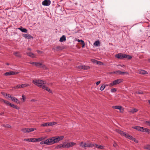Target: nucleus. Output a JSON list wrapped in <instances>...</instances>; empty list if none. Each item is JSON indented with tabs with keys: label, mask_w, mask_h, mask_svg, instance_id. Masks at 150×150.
Listing matches in <instances>:
<instances>
[{
	"label": "nucleus",
	"mask_w": 150,
	"mask_h": 150,
	"mask_svg": "<svg viewBox=\"0 0 150 150\" xmlns=\"http://www.w3.org/2000/svg\"><path fill=\"white\" fill-rule=\"evenodd\" d=\"M126 137L128 138L129 139H131L132 140L133 139V137L132 136L130 135H129L128 134H127V136Z\"/></svg>",
	"instance_id": "c9c22d12"
},
{
	"label": "nucleus",
	"mask_w": 150,
	"mask_h": 150,
	"mask_svg": "<svg viewBox=\"0 0 150 150\" xmlns=\"http://www.w3.org/2000/svg\"><path fill=\"white\" fill-rule=\"evenodd\" d=\"M105 86H106L105 84H103L100 88V90L101 91H103L105 88Z\"/></svg>",
	"instance_id": "72a5a7b5"
},
{
	"label": "nucleus",
	"mask_w": 150,
	"mask_h": 150,
	"mask_svg": "<svg viewBox=\"0 0 150 150\" xmlns=\"http://www.w3.org/2000/svg\"><path fill=\"white\" fill-rule=\"evenodd\" d=\"M42 88L43 89L46 90L48 92L52 93V91L48 87L46 86L45 85H43L42 87Z\"/></svg>",
	"instance_id": "dca6fc26"
},
{
	"label": "nucleus",
	"mask_w": 150,
	"mask_h": 150,
	"mask_svg": "<svg viewBox=\"0 0 150 150\" xmlns=\"http://www.w3.org/2000/svg\"><path fill=\"white\" fill-rule=\"evenodd\" d=\"M18 72L13 71H10L6 72L4 74L5 76H10L11 75H15L18 74Z\"/></svg>",
	"instance_id": "6e6552de"
},
{
	"label": "nucleus",
	"mask_w": 150,
	"mask_h": 150,
	"mask_svg": "<svg viewBox=\"0 0 150 150\" xmlns=\"http://www.w3.org/2000/svg\"><path fill=\"white\" fill-rule=\"evenodd\" d=\"M95 144H94L91 143H86V142L84 143L83 145V147L85 148L86 147H92L93 146H94Z\"/></svg>",
	"instance_id": "39448f33"
},
{
	"label": "nucleus",
	"mask_w": 150,
	"mask_h": 150,
	"mask_svg": "<svg viewBox=\"0 0 150 150\" xmlns=\"http://www.w3.org/2000/svg\"><path fill=\"white\" fill-rule=\"evenodd\" d=\"M132 128L141 132H142V129H143L142 127L138 126L132 127Z\"/></svg>",
	"instance_id": "a211bd4d"
},
{
	"label": "nucleus",
	"mask_w": 150,
	"mask_h": 150,
	"mask_svg": "<svg viewBox=\"0 0 150 150\" xmlns=\"http://www.w3.org/2000/svg\"><path fill=\"white\" fill-rule=\"evenodd\" d=\"M65 148H69L72 147L76 145V144L73 142H64Z\"/></svg>",
	"instance_id": "20e7f679"
},
{
	"label": "nucleus",
	"mask_w": 150,
	"mask_h": 150,
	"mask_svg": "<svg viewBox=\"0 0 150 150\" xmlns=\"http://www.w3.org/2000/svg\"><path fill=\"white\" fill-rule=\"evenodd\" d=\"M58 137L59 138V141H60L62 140L64 138V137L63 136H60L59 137Z\"/></svg>",
	"instance_id": "3c124183"
},
{
	"label": "nucleus",
	"mask_w": 150,
	"mask_h": 150,
	"mask_svg": "<svg viewBox=\"0 0 150 150\" xmlns=\"http://www.w3.org/2000/svg\"><path fill=\"white\" fill-rule=\"evenodd\" d=\"M43 138L42 137L41 138H35V142H40L42 140Z\"/></svg>",
	"instance_id": "7c9ffc66"
},
{
	"label": "nucleus",
	"mask_w": 150,
	"mask_h": 150,
	"mask_svg": "<svg viewBox=\"0 0 150 150\" xmlns=\"http://www.w3.org/2000/svg\"><path fill=\"white\" fill-rule=\"evenodd\" d=\"M57 51L61 50L63 49L62 47L60 46H57L56 47Z\"/></svg>",
	"instance_id": "f704fd0d"
},
{
	"label": "nucleus",
	"mask_w": 150,
	"mask_h": 150,
	"mask_svg": "<svg viewBox=\"0 0 150 150\" xmlns=\"http://www.w3.org/2000/svg\"><path fill=\"white\" fill-rule=\"evenodd\" d=\"M9 106L17 110H19L20 108L19 107L11 103L9 104Z\"/></svg>",
	"instance_id": "4be33fe9"
},
{
	"label": "nucleus",
	"mask_w": 150,
	"mask_h": 150,
	"mask_svg": "<svg viewBox=\"0 0 150 150\" xmlns=\"http://www.w3.org/2000/svg\"><path fill=\"white\" fill-rule=\"evenodd\" d=\"M117 91V89L115 88H113L111 90V92L112 93L115 92Z\"/></svg>",
	"instance_id": "a18cd8bd"
},
{
	"label": "nucleus",
	"mask_w": 150,
	"mask_h": 150,
	"mask_svg": "<svg viewBox=\"0 0 150 150\" xmlns=\"http://www.w3.org/2000/svg\"><path fill=\"white\" fill-rule=\"evenodd\" d=\"M138 111V110L136 109V108H134L130 112L132 113H134V112H137Z\"/></svg>",
	"instance_id": "e433bc0d"
},
{
	"label": "nucleus",
	"mask_w": 150,
	"mask_h": 150,
	"mask_svg": "<svg viewBox=\"0 0 150 150\" xmlns=\"http://www.w3.org/2000/svg\"><path fill=\"white\" fill-rule=\"evenodd\" d=\"M29 86V85L26 83L20 85L21 88L27 87Z\"/></svg>",
	"instance_id": "2f4dec72"
},
{
	"label": "nucleus",
	"mask_w": 150,
	"mask_h": 150,
	"mask_svg": "<svg viewBox=\"0 0 150 150\" xmlns=\"http://www.w3.org/2000/svg\"><path fill=\"white\" fill-rule=\"evenodd\" d=\"M10 98H11L12 101H14L18 103L19 104L20 103V102L15 97L10 96Z\"/></svg>",
	"instance_id": "ddd939ff"
},
{
	"label": "nucleus",
	"mask_w": 150,
	"mask_h": 150,
	"mask_svg": "<svg viewBox=\"0 0 150 150\" xmlns=\"http://www.w3.org/2000/svg\"><path fill=\"white\" fill-rule=\"evenodd\" d=\"M139 73L142 74H148V72L145 70H142L139 71Z\"/></svg>",
	"instance_id": "a878e982"
},
{
	"label": "nucleus",
	"mask_w": 150,
	"mask_h": 150,
	"mask_svg": "<svg viewBox=\"0 0 150 150\" xmlns=\"http://www.w3.org/2000/svg\"><path fill=\"white\" fill-rule=\"evenodd\" d=\"M18 29L22 32L26 33L27 32V30L25 28L21 27L19 28Z\"/></svg>",
	"instance_id": "b1692460"
},
{
	"label": "nucleus",
	"mask_w": 150,
	"mask_h": 150,
	"mask_svg": "<svg viewBox=\"0 0 150 150\" xmlns=\"http://www.w3.org/2000/svg\"><path fill=\"white\" fill-rule=\"evenodd\" d=\"M117 146V144L115 142H114V143L113 144V146L114 147H116Z\"/></svg>",
	"instance_id": "6e6d98bb"
},
{
	"label": "nucleus",
	"mask_w": 150,
	"mask_h": 150,
	"mask_svg": "<svg viewBox=\"0 0 150 150\" xmlns=\"http://www.w3.org/2000/svg\"><path fill=\"white\" fill-rule=\"evenodd\" d=\"M116 132H117L118 133H119L122 136H124L125 137L127 136V134L126 133L123 132L122 131H121L119 129H117L116 130Z\"/></svg>",
	"instance_id": "f8f14e48"
},
{
	"label": "nucleus",
	"mask_w": 150,
	"mask_h": 150,
	"mask_svg": "<svg viewBox=\"0 0 150 150\" xmlns=\"http://www.w3.org/2000/svg\"><path fill=\"white\" fill-rule=\"evenodd\" d=\"M92 61L93 62L96 63V64H98L99 63H101V62H100V61H98L97 60H96L93 59H92Z\"/></svg>",
	"instance_id": "ea45409f"
},
{
	"label": "nucleus",
	"mask_w": 150,
	"mask_h": 150,
	"mask_svg": "<svg viewBox=\"0 0 150 150\" xmlns=\"http://www.w3.org/2000/svg\"><path fill=\"white\" fill-rule=\"evenodd\" d=\"M13 88H21L20 85H17V86H15Z\"/></svg>",
	"instance_id": "09e8293b"
},
{
	"label": "nucleus",
	"mask_w": 150,
	"mask_h": 150,
	"mask_svg": "<svg viewBox=\"0 0 150 150\" xmlns=\"http://www.w3.org/2000/svg\"><path fill=\"white\" fill-rule=\"evenodd\" d=\"M116 132H117L118 133H119L122 136H124L125 137L127 136V134L126 133L123 132L122 131H121L119 129H117L116 130Z\"/></svg>",
	"instance_id": "9b49d317"
},
{
	"label": "nucleus",
	"mask_w": 150,
	"mask_h": 150,
	"mask_svg": "<svg viewBox=\"0 0 150 150\" xmlns=\"http://www.w3.org/2000/svg\"><path fill=\"white\" fill-rule=\"evenodd\" d=\"M125 54L118 53L116 54L115 55V57L118 59H122L124 58H125Z\"/></svg>",
	"instance_id": "423d86ee"
},
{
	"label": "nucleus",
	"mask_w": 150,
	"mask_h": 150,
	"mask_svg": "<svg viewBox=\"0 0 150 150\" xmlns=\"http://www.w3.org/2000/svg\"><path fill=\"white\" fill-rule=\"evenodd\" d=\"M79 67L80 69H83L84 70H86L90 68V67L85 65H81L79 66Z\"/></svg>",
	"instance_id": "2eb2a0df"
},
{
	"label": "nucleus",
	"mask_w": 150,
	"mask_h": 150,
	"mask_svg": "<svg viewBox=\"0 0 150 150\" xmlns=\"http://www.w3.org/2000/svg\"><path fill=\"white\" fill-rule=\"evenodd\" d=\"M13 54L18 57H21V54L18 52H16L13 53Z\"/></svg>",
	"instance_id": "393cba45"
},
{
	"label": "nucleus",
	"mask_w": 150,
	"mask_h": 150,
	"mask_svg": "<svg viewBox=\"0 0 150 150\" xmlns=\"http://www.w3.org/2000/svg\"><path fill=\"white\" fill-rule=\"evenodd\" d=\"M136 93L137 94H143V92L142 91H139L138 92H136Z\"/></svg>",
	"instance_id": "8fccbe9b"
},
{
	"label": "nucleus",
	"mask_w": 150,
	"mask_h": 150,
	"mask_svg": "<svg viewBox=\"0 0 150 150\" xmlns=\"http://www.w3.org/2000/svg\"><path fill=\"white\" fill-rule=\"evenodd\" d=\"M55 149H60L62 148H65L64 143L63 144L58 145L56 146Z\"/></svg>",
	"instance_id": "f3484780"
},
{
	"label": "nucleus",
	"mask_w": 150,
	"mask_h": 150,
	"mask_svg": "<svg viewBox=\"0 0 150 150\" xmlns=\"http://www.w3.org/2000/svg\"><path fill=\"white\" fill-rule=\"evenodd\" d=\"M4 103H5L6 104L8 105H9V104L10 103L8 101L4 100Z\"/></svg>",
	"instance_id": "49530a36"
},
{
	"label": "nucleus",
	"mask_w": 150,
	"mask_h": 150,
	"mask_svg": "<svg viewBox=\"0 0 150 150\" xmlns=\"http://www.w3.org/2000/svg\"><path fill=\"white\" fill-rule=\"evenodd\" d=\"M27 54L30 57L32 58H34L35 57V55L34 54L31 52H29L27 53Z\"/></svg>",
	"instance_id": "cd10ccee"
},
{
	"label": "nucleus",
	"mask_w": 150,
	"mask_h": 150,
	"mask_svg": "<svg viewBox=\"0 0 150 150\" xmlns=\"http://www.w3.org/2000/svg\"><path fill=\"white\" fill-rule=\"evenodd\" d=\"M100 81H97L96 83V84L97 85H98V84H99L100 83Z\"/></svg>",
	"instance_id": "680f3d73"
},
{
	"label": "nucleus",
	"mask_w": 150,
	"mask_h": 150,
	"mask_svg": "<svg viewBox=\"0 0 150 150\" xmlns=\"http://www.w3.org/2000/svg\"><path fill=\"white\" fill-rule=\"evenodd\" d=\"M122 82L120 79H117L113 81L112 82L110 83L109 86L110 87H112L114 85L117 84Z\"/></svg>",
	"instance_id": "7ed1b4c3"
},
{
	"label": "nucleus",
	"mask_w": 150,
	"mask_h": 150,
	"mask_svg": "<svg viewBox=\"0 0 150 150\" xmlns=\"http://www.w3.org/2000/svg\"><path fill=\"white\" fill-rule=\"evenodd\" d=\"M58 137L59 138V141H60L62 140L64 138V137L63 136H60L59 137Z\"/></svg>",
	"instance_id": "603ef678"
},
{
	"label": "nucleus",
	"mask_w": 150,
	"mask_h": 150,
	"mask_svg": "<svg viewBox=\"0 0 150 150\" xmlns=\"http://www.w3.org/2000/svg\"><path fill=\"white\" fill-rule=\"evenodd\" d=\"M31 101H35V100L34 99H32Z\"/></svg>",
	"instance_id": "774afa93"
},
{
	"label": "nucleus",
	"mask_w": 150,
	"mask_h": 150,
	"mask_svg": "<svg viewBox=\"0 0 150 150\" xmlns=\"http://www.w3.org/2000/svg\"><path fill=\"white\" fill-rule=\"evenodd\" d=\"M111 74H117V71H113V72H111Z\"/></svg>",
	"instance_id": "13d9d810"
},
{
	"label": "nucleus",
	"mask_w": 150,
	"mask_h": 150,
	"mask_svg": "<svg viewBox=\"0 0 150 150\" xmlns=\"http://www.w3.org/2000/svg\"><path fill=\"white\" fill-rule=\"evenodd\" d=\"M36 62H30V64H34L35 66V63H36Z\"/></svg>",
	"instance_id": "4d7b16f0"
},
{
	"label": "nucleus",
	"mask_w": 150,
	"mask_h": 150,
	"mask_svg": "<svg viewBox=\"0 0 150 150\" xmlns=\"http://www.w3.org/2000/svg\"><path fill=\"white\" fill-rule=\"evenodd\" d=\"M57 123L56 122H46L41 125V126L45 127L51 126L53 125H55Z\"/></svg>",
	"instance_id": "f03ea898"
},
{
	"label": "nucleus",
	"mask_w": 150,
	"mask_h": 150,
	"mask_svg": "<svg viewBox=\"0 0 150 150\" xmlns=\"http://www.w3.org/2000/svg\"><path fill=\"white\" fill-rule=\"evenodd\" d=\"M95 147L98 149H104V146H101L100 145H99L97 144H94Z\"/></svg>",
	"instance_id": "5701e85b"
},
{
	"label": "nucleus",
	"mask_w": 150,
	"mask_h": 150,
	"mask_svg": "<svg viewBox=\"0 0 150 150\" xmlns=\"http://www.w3.org/2000/svg\"><path fill=\"white\" fill-rule=\"evenodd\" d=\"M22 131L24 133L28 132V128H24L22 129Z\"/></svg>",
	"instance_id": "58836bf2"
},
{
	"label": "nucleus",
	"mask_w": 150,
	"mask_h": 150,
	"mask_svg": "<svg viewBox=\"0 0 150 150\" xmlns=\"http://www.w3.org/2000/svg\"><path fill=\"white\" fill-rule=\"evenodd\" d=\"M132 141H134V142H135L136 143H138V141L135 138H133V139L132 140Z\"/></svg>",
	"instance_id": "5fc2aeb1"
},
{
	"label": "nucleus",
	"mask_w": 150,
	"mask_h": 150,
	"mask_svg": "<svg viewBox=\"0 0 150 150\" xmlns=\"http://www.w3.org/2000/svg\"><path fill=\"white\" fill-rule=\"evenodd\" d=\"M35 129L34 128H28V132L33 131Z\"/></svg>",
	"instance_id": "79ce46f5"
},
{
	"label": "nucleus",
	"mask_w": 150,
	"mask_h": 150,
	"mask_svg": "<svg viewBox=\"0 0 150 150\" xmlns=\"http://www.w3.org/2000/svg\"><path fill=\"white\" fill-rule=\"evenodd\" d=\"M81 42V44H82V47L83 48L84 47L85 45V44L84 41L82 40H80Z\"/></svg>",
	"instance_id": "a19ab883"
},
{
	"label": "nucleus",
	"mask_w": 150,
	"mask_h": 150,
	"mask_svg": "<svg viewBox=\"0 0 150 150\" xmlns=\"http://www.w3.org/2000/svg\"><path fill=\"white\" fill-rule=\"evenodd\" d=\"M117 74L120 75H122L125 74H127L128 73L127 72L121 71L119 70H118L117 71Z\"/></svg>",
	"instance_id": "bb28decb"
},
{
	"label": "nucleus",
	"mask_w": 150,
	"mask_h": 150,
	"mask_svg": "<svg viewBox=\"0 0 150 150\" xmlns=\"http://www.w3.org/2000/svg\"><path fill=\"white\" fill-rule=\"evenodd\" d=\"M24 37H25L26 39H33V37L31 36L30 35L28 34H25L23 35Z\"/></svg>",
	"instance_id": "4468645a"
},
{
	"label": "nucleus",
	"mask_w": 150,
	"mask_h": 150,
	"mask_svg": "<svg viewBox=\"0 0 150 150\" xmlns=\"http://www.w3.org/2000/svg\"><path fill=\"white\" fill-rule=\"evenodd\" d=\"M145 149L150 150V145H148L146 146H145Z\"/></svg>",
	"instance_id": "c03bdc74"
},
{
	"label": "nucleus",
	"mask_w": 150,
	"mask_h": 150,
	"mask_svg": "<svg viewBox=\"0 0 150 150\" xmlns=\"http://www.w3.org/2000/svg\"><path fill=\"white\" fill-rule=\"evenodd\" d=\"M24 140L31 142H35V138L25 139H24Z\"/></svg>",
	"instance_id": "412c9836"
},
{
	"label": "nucleus",
	"mask_w": 150,
	"mask_h": 150,
	"mask_svg": "<svg viewBox=\"0 0 150 150\" xmlns=\"http://www.w3.org/2000/svg\"><path fill=\"white\" fill-rule=\"evenodd\" d=\"M47 142L46 141V140L44 141H42L40 142V144H47Z\"/></svg>",
	"instance_id": "37998d69"
},
{
	"label": "nucleus",
	"mask_w": 150,
	"mask_h": 150,
	"mask_svg": "<svg viewBox=\"0 0 150 150\" xmlns=\"http://www.w3.org/2000/svg\"><path fill=\"white\" fill-rule=\"evenodd\" d=\"M32 82L40 87L42 86V84H44L45 83V82L40 80H34Z\"/></svg>",
	"instance_id": "f257e3e1"
},
{
	"label": "nucleus",
	"mask_w": 150,
	"mask_h": 150,
	"mask_svg": "<svg viewBox=\"0 0 150 150\" xmlns=\"http://www.w3.org/2000/svg\"><path fill=\"white\" fill-rule=\"evenodd\" d=\"M94 45L96 46H98L100 45V42L99 40H97L94 43Z\"/></svg>",
	"instance_id": "c756f323"
},
{
	"label": "nucleus",
	"mask_w": 150,
	"mask_h": 150,
	"mask_svg": "<svg viewBox=\"0 0 150 150\" xmlns=\"http://www.w3.org/2000/svg\"><path fill=\"white\" fill-rule=\"evenodd\" d=\"M36 67L46 69V67L44 64L40 62H36L35 63Z\"/></svg>",
	"instance_id": "0eeeda50"
},
{
	"label": "nucleus",
	"mask_w": 150,
	"mask_h": 150,
	"mask_svg": "<svg viewBox=\"0 0 150 150\" xmlns=\"http://www.w3.org/2000/svg\"><path fill=\"white\" fill-rule=\"evenodd\" d=\"M22 99L23 100V102H24L25 100V98L23 95L22 96Z\"/></svg>",
	"instance_id": "864d4df0"
},
{
	"label": "nucleus",
	"mask_w": 150,
	"mask_h": 150,
	"mask_svg": "<svg viewBox=\"0 0 150 150\" xmlns=\"http://www.w3.org/2000/svg\"><path fill=\"white\" fill-rule=\"evenodd\" d=\"M4 100L2 99V98H0V101L1 102H4Z\"/></svg>",
	"instance_id": "0e129e2a"
},
{
	"label": "nucleus",
	"mask_w": 150,
	"mask_h": 150,
	"mask_svg": "<svg viewBox=\"0 0 150 150\" xmlns=\"http://www.w3.org/2000/svg\"><path fill=\"white\" fill-rule=\"evenodd\" d=\"M83 143V142H81L80 144V146H81L83 147V145H82Z\"/></svg>",
	"instance_id": "e2e57ef3"
},
{
	"label": "nucleus",
	"mask_w": 150,
	"mask_h": 150,
	"mask_svg": "<svg viewBox=\"0 0 150 150\" xmlns=\"http://www.w3.org/2000/svg\"><path fill=\"white\" fill-rule=\"evenodd\" d=\"M3 126L4 127H8V128H10L11 127V126H10L9 125L7 124V125H3Z\"/></svg>",
	"instance_id": "de8ad7c7"
},
{
	"label": "nucleus",
	"mask_w": 150,
	"mask_h": 150,
	"mask_svg": "<svg viewBox=\"0 0 150 150\" xmlns=\"http://www.w3.org/2000/svg\"><path fill=\"white\" fill-rule=\"evenodd\" d=\"M54 143H55L57 142H58L59 141V139L58 137H54Z\"/></svg>",
	"instance_id": "473e14b6"
},
{
	"label": "nucleus",
	"mask_w": 150,
	"mask_h": 150,
	"mask_svg": "<svg viewBox=\"0 0 150 150\" xmlns=\"http://www.w3.org/2000/svg\"><path fill=\"white\" fill-rule=\"evenodd\" d=\"M4 114V112H2L0 113V115H3Z\"/></svg>",
	"instance_id": "338daca9"
},
{
	"label": "nucleus",
	"mask_w": 150,
	"mask_h": 150,
	"mask_svg": "<svg viewBox=\"0 0 150 150\" xmlns=\"http://www.w3.org/2000/svg\"><path fill=\"white\" fill-rule=\"evenodd\" d=\"M143 129H142V132H147L148 134H149L150 133V129L147 128H144L143 127Z\"/></svg>",
	"instance_id": "6ab92c4d"
},
{
	"label": "nucleus",
	"mask_w": 150,
	"mask_h": 150,
	"mask_svg": "<svg viewBox=\"0 0 150 150\" xmlns=\"http://www.w3.org/2000/svg\"><path fill=\"white\" fill-rule=\"evenodd\" d=\"M125 58H127L128 59H130L132 58L131 56L125 54Z\"/></svg>",
	"instance_id": "4c0bfd02"
},
{
	"label": "nucleus",
	"mask_w": 150,
	"mask_h": 150,
	"mask_svg": "<svg viewBox=\"0 0 150 150\" xmlns=\"http://www.w3.org/2000/svg\"><path fill=\"white\" fill-rule=\"evenodd\" d=\"M1 94L3 96H6V93H4V92H1Z\"/></svg>",
	"instance_id": "bf43d9fd"
},
{
	"label": "nucleus",
	"mask_w": 150,
	"mask_h": 150,
	"mask_svg": "<svg viewBox=\"0 0 150 150\" xmlns=\"http://www.w3.org/2000/svg\"><path fill=\"white\" fill-rule=\"evenodd\" d=\"M51 1L50 0H45L42 1V4L45 6H49L51 4Z\"/></svg>",
	"instance_id": "9d476101"
},
{
	"label": "nucleus",
	"mask_w": 150,
	"mask_h": 150,
	"mask_svg": "<svg viewBox=\"0 0 150 150\" xmlns=\"http://www.w3.org/2000/svg\"><path fill=\"white\" fill-rule=\"evenodd\" d=\"M46 141L47 142V145H51L54 144V137L47 139L46 140Z\"/></svg>",
	"instance_id": "1a4fd4ad"
},
{
	"label": "nucleus",
	"mask_w": 150,
	"mask_h": 150,
	"mask_svg": "<svg viewBox=\"0 0 150 150\" xmlns=\"http://www.w3.org/2000/svg\"><path fill=\"white\" fill-rule=\"evenodd\" d=\"M146 123H148L149 126H150V122L148 121H146Z\"/></svg>",
	"instance_id": "052dcab7"
},
{
	"label": "nucleus",
	"mask_w": 150,
	"mask_h": 150,
	"mask_svg": "<svg viewBox=\"0 0 150 150\" xmlns=\"http://www.w3.org/2000/svg\"><path fill=\"white\" fill-rule=\"evenodd\" d=\"M6 96H8V97H9V98H10V96H10V95H9V94H7V93H6Z\"/></svg>",
	"instance_id": "69168bd1"
},
{
	"label": "nucleus",
	"mask_w": 150,
	"mask_h": 150,
	"mask_svg": "<svg viewBox=\"0 0 150 150\" xmlns=\"http://www.w3.org/2000/svg\"><path fill=\"white\" fill-rule=\"evenodd\" d=\"M113 108L117 109H119L121 110L122 109V107L120 106L116 105L113 107Z\"/></svg>",
	"instance_id": "c85d7f7f"
},
{
	"label": "nucleus",
	"mask_w": 150,
	"mask_h": 150,
	"mask_svg": "<svg viewBox=\"0 0 150 150\" xmlns=\"http://www.w3.org/2000/svg\"><path fill=\"white\" fill-rule=\"evenodd\" d=\"M66 40V36L64 35H63L60 38L59 41L60 42H63L64 41H65Z\"/></svg>",
	"instance_id": "aec40b11"
}]
</instances>
